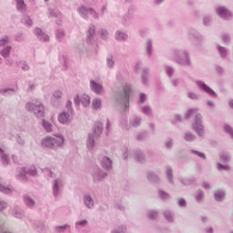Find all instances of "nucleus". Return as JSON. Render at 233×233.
Returning <instances> with one entry per match:
<instances>
[{
	"label": "nucleus",
	"mask_w": 233,
	"mask_h": 233,
	"mask_svg": "<svg viewBox=\"0 0 233 233\" xmlns=\"http://www.w3.org/2000/svg\"><path fill=\"white\" fill-rule=\"evenodd\" d=\"M128 156L129 157H133L137 163H141V165L147 163V155L140 149H132L128 153V149L126 147L123 152L124 159H128Z\"/></svg>",
	"instance_id": "obj_8"
},
{
	"label": "nucleus",
	"mask_w": 233,
	"mask_h": 233,
	"mask_svg": "<svg viewBox=\"0 0 233 233\" xmlns=\"http://www.w3.org/2000/svg\"><path fill=\"white\" fill-rule=\"evenodd\" d=\"M222 41L225 45L228 46L230 43H232V38L228 34L225 33L222 35Z\"/></svg>",
	"instance_id": "obj_57"
},
{
	"label": "nucleus",
	"mask_w": 233,
	"mask_h": 233,
	"mask_svg": "<svg viewBox=\"0 0 233 233\" xmlns=\"http://www.w3.org/2000/svg\"><path fill=\"white\" fill-rule=\"evenodd\" d=\"M88 225V221L86 219L78 220L75 223V227L77 230L83 228V227H86Z\"/></svg>",
	"instance_id": "obj_52"
},
{
	"label": "nucleus",
	"mask_w": 233,
	"mask_h": 233,
	"mask_svg": "<svg viewBox=\"0 0 233 233\" xmlns=\"http://www.w3.org/2000/svg\"><path fill=\"white\" fill-rule=\"evenodd\" d=\"M12 216L16 219H23L25 218V212L23 211V209H21V208L15 207L12 209Z\"/></svg>",
	"instance_id": "obj_26"
},
{
	"label": "nucleus",
	"mask_w": 233,
	"mask_h": 233,
	"mask_svg": "<svg viewBox=\"0 0 233 233\" xmlns=\"http://www.w3.org/2000/svg\"><path fill=\"white\" fill-rule=\"evenodd\" d=\"M195 199L199 205H201V203H205V192L198 189L195 195Z\"/></svg>",
	"instance_id": "obj_36"
},
{
	"label": "nucleus",
	"mask_w": 233,
	"mask_h": 233,
	"mask_svg": "<svg viewBox=\"0 0 233 233\" xmlns=\"http://www.w3.org/2000/svg\"><path fill=\"white\" fill-rule=\"evenodd\" d=\"M116 41H127L128 39V35L123 31H116L115 33Z\"/></svg>",
	"instance_id": "obj_33"
},
{
	"label": "nucleus",
	"mask_w": 233,
	"mask_h": 233,
	"mask_svg": "<svg viewBox=\"0 0 233 233\" xmlns=\"http://www.w3.org/2000/svg\"><path fill=\"white\" fill-rule=\"evenodd\" d=\"M130 94H132V85L126 84L123 86V91H118L115 95L117 105L124 106L125 114H128L130 108Z\"/></svg>",
	"instance_id": "obj_3"
},
{
	"label": "nucleus",
	"mask_w": 233,
	"mask_h": 233,
	"mask_svg": "<svg viewBox=\"0 0 233 233\" xmlns=\"http://www.w3.org/2000/svg\"><path fill=\"white\" fill-rule=\"evenodd\" d=\"M167 59L173 61L180 66H192V58L190 53L179 47L173 48L167 55Z\"/></svg>",
	"instance_id": "obj_1"
},
{
	"label": "nucleus",
	"mask_w": 233,
	"mask_h": 233,
	"mask_svg": "<svg viewBox=\"0 0 233 233\" xmlns=\"http://www.w3.org/2000/svg\"><path fill=\"white\" fill-rule=\"evenodd\" d=\"M188 39L192 46L198 50L203 46L205 43V36H203L199 31L196 28H189L187 32Z\"/></svg>",
	"instance_id": "obj_6"
},
{
	"label": "nucleus",
	"mask_w": 233,
	"mask_h": 233,
	"mask_svg": "<svg viewBox=\"0 0 233 233\" xmlns=\"http://www.w3.org/2000/svg\"><path fill=\"white\" fill-rule=\"evenodd\" d=\"M10 52H12V46H5L2 48V50H0V55L2 56V57H10Z\"/></svg>",
	"instance_id": "obj_40"
},
{
	"label": "nucleus",
	"mask_w": 233,
	"mask_h": 233,
	"mask_svg": "<svg viewBox=\"0 0 233 233\" xmlns=\"http://www.w3.org/2000/svg\"><path fill=\"white\" fill-rule=\"evenodd\" d=\"M113 164L114 162L108 157H104L100 162V165L104 170H111Z\"/></svg>",
	"instance_id": "obj_23"
},
{
	"label": "nucleus",
	"mask_w": 233,
	"mask_h": 233,
	"mask_svg": "<svg viewBox=\"0 0 233 233\" xmlns=\"http://www.w3.org/2000/svg\"><path fill=\"white\" fill-rule=\"evenodd\" d=\"M34 34L38 41H44V43H48V41H50V37H48V35L43 32V29L39 27L35 28Z\"/></svg>",
	"instance_id": "obj_18"
},
{
	"label": "nucleus",
	"mask_w": 233,
	"mask_h": 233,
	"mask_svg": "<svg viewBox=\"0 0 233 233\" xmlns=\"http://www.w3.org/2000/svg\"><path fill=\"white\" fill-rule=\"evenodd\" d=\"M74 103L75 105H76V106H79V105H82V106H89L90 105V96H88V95H77L75 98H74Z\"/></svg>",
	"instance_id": "obj_15"
},
{
	"label": "nucleus",
	"mask_w": 233,
	"mask_h": 233,
	"mask_svg": "<svg viewBox=\"0 0 233 233\" xmlns=\"http://www.w3.org/2000/svg\"><path fill=\"white\" fill-rule=\"evenodd\" d=\"M42 126H43V128L46 130V132H48V133L52 132L53 126L50 122L44 119L42 121Z\"/></svg>",
	"instance_id": "obj_54"
},
{
	"label": "nucleus",
	"mask_w": 233,
	"mask_h": 233,
	"mask_svg": "<svg viewBox=\"0 0 233 233\" xmlns=\"http://www.w3.org/2000/svg\"><path fill=\"white\" fill-rule=\"evenodd\" d=\"M66 111H63L58 115V122L61 125H70L72 117L74 116V109L72 108V101L68 100L66 104Z\"/></svg>",
	"instance_id": "obj_7"
},
{
	"label": "nucleus",
	"mask_w": 233,
	"mask_h": 233,
	"mask_svg": "<svg viewBox=\"0 0 233 233\" xmlns=\"http://www.w3.org/2000/svg\"><path fill=\"white\" fill-rule=\"evenodd\" d=\"M119 125L124 130H130V125H128V117H127V115L121 116Z\"/></svg>",
	"instance_id": "obj_34"
},
{
	"label": "nucleus",
	"mask_w": 233,
	"mask_h": 233,
	"mask_svg": "<svg viewBox=\"0 0 233 233\" xmlns=\"http://www.w3.org/2000/svg\"><path fill=\"white\" fill-rule=\"evenodd\" d=\"M141 79H142V85H144V86H148V79H150V68L149 67H144L142 69Z\"/></svg>",
	"instance_id": "obj_21"
},
{
	"label": "nucleus",
	"mask_w": 233,
	"mask_h": 233,
	"mask_svg": "<svg viewBox=\"0 0 233 233\" xmlns=\"http://www.w3.org/2000/svg\"><path fill=\"white\" fill-rule=\"evenodd\" d=\"M106 66L107 68H114L116 66V59L113 55H108L106 57Z\"/></svg>",
	"instance_id": "obj_43"
},
{
	"label": "nucleus",
	"mask_w": 233,
	"mask_h": 233,
	"mask_svg": "<svg viewBox=\"0 0 233 233\" xmlns=\"http://www.w3.org/2000/svg\"><path fill=\"white\" fill-rule=\"evenodd\" d=\"M56 232L57 233H65L66 230H70V225L65 224L63 226H56L55 228Z\"/></svg>",
	"instance_id": "obj_48"
},
{
	"label": "nucleus",
	"mask_w": 233,
	"mask_h": 233,
	"mask_svg": "<svg viewBox=\"0 0 233 233\" xmlns=\"http://www.w3.org/2000/svg\"><path fill=\"white\" fill-rule=\"evenodd\" d=\"M0 192L6 194L7 196L12 194V189L5 185L0 184Z\"/></svg>",
	"instance_id": "obj_58"
},
{
	"label": "nucleus",
	"mask_w": 233,
	"mask_h": 233,
	"mask_svg": "<svg viewBox=\"0 0 233 233\" xmlns=\"http://www.w3.org/2000/svg\"><path fill=\"white\" fill-rule=\"evenodd\" d=\"M224 132H226V134H228V136L233 138V127L230 125H224Z\"/></svg>",
	"instance_id": "obj_60"
},
{
	"label": "nucleus",
	"mask_w": 233,
	"mask_h": 233,
	"mask_svg": "<svg viewBox=\"0 0 233 233\" xmlns=\"http://www.w3.org/2000/svg\"><path fill=\"white\" fill-rule=\"evenodd\" d=\"M16 179L22 181V183H26L28 177L26 176H37V169L35 167H30L26 170V167H17L16 168Z\"/></svg>",
	"instance_id": "obj_10"
},
{
	"label": "nucleus",
	"mask_w": 233,
	"mask_h": 233,
	"mask_svg": "<svg viewBox=\"0 0 233 233\" xmlns=\"http://www.w3.org/2000/svg\"><path fill=\"white\" fill-rule=\"evenodd\" d=\"M49 17H56L61 19V12H59L57 9L49 8Z\"/></svg>",
	"instance_id": "obj_53"
},
{
	"label": "nucleus",
	"mask_w": 233,
	"mask_h": 233,
	"mask_svg": "<svg viewBox=\"0 0 233 233\" xmlns=\"http://www.w3.org/2000/svg\"><path fill=\"white\" fill-rule=\"evenodd\" d=\"M92 130L93 133H89L86 139V147L89 152L94 150V147H96V139L101 137V135L103 134V123L99 121L96 122Z\"/></svg>",
	"instance_id": "obj_4"
},
{
	"label": "nucleus",
	"mask_w": 233,
	"mask_h": 233,
	"mask_svg": "<svg viewBox=\"0 0 233 233\" xmlns=\"http://www.w3.org/2000/svg\"><path fill=\"white\" fill-rule=\"evenodd\" d=\"M184 139H185V141H187L188 143H191L192 141H196V139H198V137H196V135L187 131L184 135Z\"/></svg>",
	"instance_id": "obj_47"
},
{
	"label": "nucleus",
	"mask_w": 233,
	"mask_h": 233,
	"mask_svg": "<svg viewBox=\"0 0 233 233\" xmlns=\"http://www.w3.org/2000/svg\"><path fill=\"white\" fill-rule=\"evenodd\" d=\"M227 193L225 192V190L221 189L217 190L214 194V198L216 201H218V203H223V201H225Z\"/></svg>",
	"instance_id": "obj_27"
},
{
	"label": "nucleus",
	"mask_w": 233,
	"mask_h": 233,
	"mask_svg": "<svg viewBox=\"0 0 233 233\" xmlns=\"http://www.w3.org/2000/svg\"><path fill=\"white\" fill-rule=\"evenodd\" d=\"M111 233H127L126 226H119L116 229H114Z\"/></svg>",
	"instance_id": "obj_64"
},
{
	"label": "nucleus",
	"mask_w": 233,
	"mask_h": 233,
	"mask_svg": "<svg viewBox=\"0 0 233 233\" xmlns=\"http://www.w3.org/2000/svg\"><path fill=\"white\" fill-rule=\"evenodd\" d=\"M166 176L167 177V181H169L171 185H174V172L170 166L166 167Z\"/></svg>",
	"instance_id": "obj_37"
},
{
	"label": "nucleus",
	"mask_w": 233,
	"mask_h": 233,
	"mask_svg": "<svg viewBox=\"0 0 233 233\" xmlns=\"http://www.w3.org/2000/svg\"><path fill=\"white\" fill-rule=\"evenodd\" d=\"M83 204L88 210H94L96 207V201L92 198L90 194H85L82 198Z\"/></svg>",
	"instance_id": "obj_16"
},
{
	"label": "nucleus",
	"mask_w": 233,
	"mask_h": 233,
	"mask_svg": "<svg viewBox=\"0 0 233 233\" xmlns=\"http://www.w3.org/2000/svg\"><path fill=\"white\" fill-rule=\"evenodd\" d=\"M92 106L95 110H99L101 108V100L99 98H96L92 102Z\"/></svg>",
	"instance_id": "obj_63"
},
{
	"label": "nucleus",
	"mask_w": 233,
	"mask_h": 233,
	"mask_svg": "<svg viewBox=\"0 0 233 233\" xmlns=\"http://www.w3.org/2000/svg\"><path fill=\"white\" fill-rule=\"evenodd\" d=\"M196 85L197 86H198L199 90L205 92L206 94L210 96V97H218V93L214 91V89H212L210 86L206 85V83L203 80H197Z\"/></svg>",
	"instance_id": "obj_14"
},
{
	"label": "nucleus",
	"mask_w": 233,
	"mask_h": 233,
	"mask_svg": "<svg viewBox=\"0 0 233 233\" xmlns=\"http://www.w3.org/2000/svg\"><path fill=\"white\" fill-rule=\"evenodd\" d=\"M165 147L167 150H172L174 148V138H167L165 140Z\"/></svg>",
	"instance_id": "obj_56"
},
{
	"label": "nucleus",
	"mask_w": 233,
	"mask_h": 233,
	"mask_svg": "<svg viewBox=\"0 0 233 233\" xmlns=\"http://www.w3.org/2000/svg\"><path fill=\"white\" fill-rule=\"evenodd\" d=\"M217 52L218 53V56H220L221 59H227V56H228V51L227 50V47L222 46L221 45H218Z\"/></svg>",
	"instance_id": "obj_32"
},
{
	"label": "nucleus",
	"mask_w": 233,
	"mask_h": 233,
	"mask_svg": "<svg viewBox=\"0 0 233 233\" xmlns=\"http://www.w3.org/2000/svg\"><path fill=\"white\" fill-rule=\"evenodd\" d=\"M203 25H204V26H211L212 25V16L210 15L204 16Z\"/></svg>",
	"instance_id": "obj_55"
},
{
	"label": "nucleus",
	"mask_w": 233,
	"mask_h": 233,
	"mask_svg": "<svg viewBox=\"0 0 233 233\" xmlns=\"http://www.w3.org/2000/svg\"><path fill=\"white\" fill-rule=\"evenodd\" d=\"M16 65L19 68H22L24 72H28V70H30V66H28V64L25 60L16 61Z\"/></svg>",
	"instance_id": "obj_44"
},
{
	"label": "nucleus",
	"mask_w": 233,
	"mask_h": 233,
	"mask_svg": "<svg viewBox=\"0 0 233 233\" xmlns=\"http://www.w3.org/2000/svg\"><path fill=\"white\" fill-rule=\"evenodd\" d=\"M16 8L18 12L22 14L26 11V5H25V0H16Z\"/></svg>",
	"instance_id": "obj_42"
},
{
	"label": "nucleus",
	"mask_w": 233,
	"mask_h": 233,
	"mask_svg": "<svg viewBox=\"0 0 233 233\" xmlns=\"http://www.w3.org/2000/svg\"><path fill=\"white\" fill-rule=\"evenodd\" d=\"M63 188V180L56 178L53 181V196L54 198H59L61 189Z\"/></svg>",
	"instance_id": "obj_17"
},
{
	"label": "nucleus",
	"mask_w": 233,
	"mask_h": 233,
	"mask_svg": "<svg viewBox=\"0 0 233 233\" xmlns=\"http://www.w3.org/2000/svg\"><path fill=\"white\" fill-rule=\"evenodd\" d=\"M194 117L192 122V128L196 131V134L199 137H205V126H203V116L198 113V109L191 108L188 109L187 114L186 115V119H190Z\"/></svg>",
	"instance_id": "obj_2"
},
{
	"label": "nucleus",
	"mask_w": 233,
	"mask_h": 233,
	"mask_svg": "<svg viewBox=\"0 0 233 233\" xmlns=\"http://www.w3.org/2000/svg\"><path fill=\"white\" fill-rule=\"evenodd\" d=\"M187 97L191 99V101H199V99H201V96H199V94L192 91L187 93Z\"/></svg>",
	"instance_id": "obj_50"
},
{
	"label": "nucleus",
	"mask_w": 233,
	"mask_h": 233,
	"mask_svg": "<svg viewBox=\"0 0 233 233\" xmlns=\"http://www.w3.org/2000/svg\"><path fill=\"white\" fill-rule=\"evenodd\" d=\"M25 110H27V112L34 113V116H35L37 119L45 117V106H43V103L39 101L25 104Z\"/></svg>",
	"instance_id": "obj_9"
},
{
	"label": "nucleus",
	"mask_w": 233,
	"mask_h": 233,
	"mask_svg": "<svg viewBox=\"0 0 233 233\" xmlns=\"http://www.w3.org/2000/svg\"><path fill=\"white\" fill-rule=\"evenodd\" d=\"M147 178L150 183H154L155 185L159 184L161 179L157 174L154 173V171H148L147 174Z\"/></svg>",
	"instance_id": "obj_25"
},
{
	"label": "nucleus",
	"mask_w": 233,
	"mask_h": 233,
	"mask_svg": "<svg viewBox=\"0 0 233 233\" xmlns=\"http://www.w3.org/2000/svg\"><path fill=\"white\" fill-rule=\"evenodd\" d=\"M146 52H147L148 57H152V54L154 52V42L150 38H148L146 41Z\"/></svg>",
	"instance_id": "obj_29"
},
{
	"label": "nucleus",
	"mask_w": 233,
	"mask_h": 233,
	"mask_svg": "<svg viewBox=\"0 0 233 233\" xmlns=\"http://www.w3.org/2000/svg\"><path fill=\"white\" fill-rule=\"evenodd\" d=\"M33 227L34 228H35L36 232H45V222H43V220H35L33 223Z\"/></svg>",
	"instance_id": "obj_31"
},
{
	"label": "nucleus",
	"mask_w": 233,
	"mask_h": 233,
	"mask_svg": "<svg viewBox=\"0 0 233 233\" xmlns=\"http://www.w3.org/2000/svg\"><path fill=\"white\" fill-rule=\"evenodd\" d=\"M90 88H91L92 92H94L97 96H99V94H101V92H103V86L101 84L96 82L95 80H90Z\"/></svg>",
	"instance_id": "obj_22"
},
{
	"label": "nucleus",
	"mask_w": 233,
	"mask_h": 233,
	"mask_svg": "<svg viewBox=\"0 0 233 233\" xmlns=\"http://www.w3.org/2000/svg\"><path fill=\"white\" fill-rule=\"evenodd\" d=\"M24 203L27 208H34L35 207V200L32 198V196L30 194H25L23 196Z\"/></svg>",
	"instance_id": "obj_24"
},
{
	"label": "nucleus",
	"mask_w": 233,
	"mask_h": 233,
	"mask_svg": "<svg viewBox=\"0 0 233 233\" xmlns=\"http://www.w3.org/2000/svg\"><path fill=\"white\" fill-rule=\"evenodd\" d=\"M147 217L149 219H157V218H159V212L157 210L149 209L147 211Z\"/></svg>",
	"instance_id": "obj_49"
},
{
	"label": "nucleus",
	"mask_w": 233,
	"mask_h": 233,
	"mask_svg": "<svg viewBox=\"0 0 233 233\" xmlns=\"http://www.w3.org/2000/svg\"><path fill=\"white\" fill-rule=\"evenodd\" d=\"M61 96H63V93L59 90H56L53 93V96L51 97V105L52 106H55V108H57L61 103Z\"/></svg>",
	"instance_id": "obj_20"
},
{
	"label": "nucleus",
	"mask_w": 233,
	"mask_h": 233,
	"mask_svg": "<svg viewBox=\"0 0 233 233\" xmlns=\"http://www.w3.org/2000/svg\"><path fill=\"white\" fill-rule=\"evenodd\" d=\"M146 101H147V94L140 93L139 94V99L137 101L138 106H141L145 105Z\"/></svg>",
	"instance_id": "obj_59"
},
{
	"label": "nucleus",
	"mask_w": 233,
	"mask_h": 233,
	"mask_svg": "<svg viewBox=\"0 0 233 233\" xmlns=\"http://www.w3.org/2000/svg\"><path fill=\"white\" fill-rule=\"evenodd\" d=\"M56 37L59 43H63L65 41V30L57 29L56 31Z\"/></svg>",
	"instance_id": "obj_46"
},
{
	"label": "nucleus",
	"mask_w": 233,
	"mask_h": 233,
	"mask_svg": "<svg viewBox=\"0 0 233 233\" xmlns=\"http://www.w3.org/2000/svg\"><path fill=\"white\" fill-rule=\"evenodd\" d=\"M164 218L168 221V223H174V216L170 210L164 211Z\"/></svg>",
	"instance_id": "obj_51"
},
{
	"label": "nucleus",
	"mask_w": 233,
	"mask_h": 233,
	"mask_svg": "<svg viewBox=\"0 0 233 233\" xmlns=\"http://www.w3.org/2000/svg\"><path fill=\"white\" fill-rule=\"evenodd\" d=\"M42 147L44 148H56V147H61L65 145V137L61 134H57L56 137H46V138L42 139L41 141Z\"/></svg>",
	"instance_id": "obj_5"
},
{
	"label": "nucleus",
	"mask_w": 233,
	"mask_h": 233,
	"mask_svg": "<svg viewBox=\"0 0 233 233\" xmlns=\"http://www.w3.org/2000/svg\"><path fill=\"white\" fill-rule=\"evenodd\" d=\"M157 194L162 201H170L172 199V195L163 189H158Z\"/></svg>",
	"instance_id": "obj_35"
},
{
	"label": "nucleus",
	"mask_w": 233,
	"mask_h": 233,
	"mask_svg": "<svg viewBox=\"0 0 233 233\" xmlns=\"http://www.w3.org/2000/svg\"><path fill=\"white\" fill-rule=\"evenodd\" d=\"M86 43L89 46H96V25H89L86 36Z\"/></svg>",
	"instance_id": "obj_13"
},
{
	"label": "nucleus",
	"mask_w": 233,
	"mask_h": 233,
	"mask_svg": "<svg viewBox=\"0 0 233 233\" xmlns=\"http://www.w3.org/2000/svg\"><path fill=\"white\" fill-rule=\"evenodd\" d=\"M15 94V88H10V87L0 88V96H4L5 97L14 96Z\"/></svg>",
	"instance_id": "obj_30"
},
{
	"label": "nucleus",
	"mask_w": 233,
	"mask_h": 233,
	"mask_svg": "<svg viewBox=\"0 0 233 233\" xmlns=\"http://www.w3.org/2000/svg\"><path fill=\"white\" fill-rule=\"evenodd\" d=\"M215 12L220 19H223V21H232L233 19L232 10H230L226 5L217 6Z\"/></svg>",
	"instance_id": "obj_11"
},
{
	"label": "nucleus",
	"mask_w": 233,
	"mask_h": 233,
	"mask_svg": "<svg viewBox=\"0 0 233 233\" xmlns=\"http://www.w3.org/2000/svg\"><path fill=\"white\" fill-rule=\"evenodd\" d=\"M21 23L25 25V26H32V25H34V22H32V19L28 15H24L22 16Z\"/></svg>",
	"instance_id": "obj_45"
},
{
	"label": "nucleus",
	"mask_w": 233,
	"mask_h": 233,
	"mask_svg": "<svg viewBox=\"0 0 233 233\" xmlns=\"http://www.w3.org/2000/svg\"><path fill=\"white\" fill-rule=\"evenodd\" d=\"M191 154L198 156V157H200L201 159H207V155H205V153L198 151L196 149H191Z\"/></svg>",
	"instance_id": "obj_62"
},
{
	"label": "nucleus",
	"mask_w": 233,
	"mask_h": 233,
	"mask_svg": "<svg viewBox=\"0 0 233 233\" xmlns=\"http://www.w3.org/2000/svg\"><path fill=\"white\" fill-rule=\"evenodd\" d=\"M220 161H222V163H228L230 161V155L228 153L220 154Z\"/></svg>",
	"instance_id": "obj_61"
},
{
	"label": "nucleus",
	"mask_w": 233,
	"mask_h": 233,
	"mask_svg": "<svg viewBox=\"0 0 233 233\" xmlns=\"http://www.w3.org/2000/svg\"><path fill=\"white\" fill-rule=\"evenodd\" d=\"M106 176H107V173L103 171V169L96 167L95 168L93 172V180L96 182L102 181V179H105Z\"/></svg>",
	"instance_id": "obj_19"
},
{
	"label": "nucleus",
	"mask_w": 233,
	"mask_h": 233,
	"mask_svg": "<svg viewBox=\"0 0 233 233\" xmlns=\"http://www.w3.org/2000/svg\"><path fill=\"white\" fill-rule=\"evenodd\" d=\"M0 159H1L4 167H6V165H8V163H10L8 155H6V153H5V150H3L1 147H0Z\"/></svg>",
	"instance_id": "obj_38"
},
{
	"label": "nucleus",
	"mask_w": 233,
	"mask_h": 233,
	"mask_svg": "<svg viewBox=\"0 0 233 233\" xmlns=\"http://www.w3.org/2000/svg\"><path fill=\"white\" fill-rule=\"evenodd\" d=\"M165 70H166V74L169 77V79H172V77L174 76V74L176 72V68H174V66H172L166 65Z\"/></svg>",
	"instance_id": "obj_41"
},
{
	"label": "nucleus",
	"mask_w": 233,
	"mask_h": 233,
	"mask_svg": "<svg viewBox=\"0 0 233 233\" xmlns=\"http://www.w3.org/2000/svg\"><path fill=\"white\" fill-rule=\"evenodd\" d=\"M76 12L83 19H88V15H92L94 19H99V14H97V12H96L95 9L92 7L80 5L79 7H77Z\"/></svg>",
	"instance_id": "obj_12"
},
{
	"label": "nucleus",
	"mask_w": 233,
	"mask_h": 233,
	"mask_svg": "<svg viewBox=\"0 0 233 233\" xmlns=\"http://www.w3.org/2000/svg\"><path fill=\"white\" fill-rule=\"evenodd\" d=\"M141 112L147 117H152V107L150 106H139Z\"/></svg>",
	"instance_id": "obj_39"
},
{
	"label": "nucleus",
	"mask_w": 233,
	"mask_h": 233,
	"mask_svg": "<svg viewBox=\"0 0 233 233\" xmlns=\"http://www.w3.org/2000/svg\"><path fill=\"white\" fill-rule=\"evenodd\" d=\"M142 121H143V118L141 116L135 115L129 120V124L131 125V127H134L135 128H137V127H141Z\"/></svg>",
	"instance_id": "obj_28"
}]
</instances>
